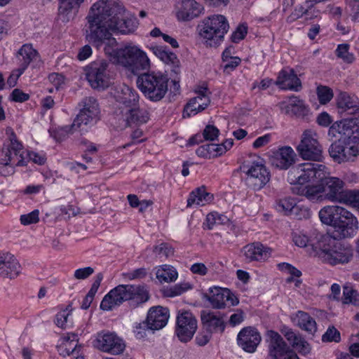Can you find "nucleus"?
<instances>
[{
    "label": "nucleus",
    "mask_w": 359,
    "mask_h": 359,
    "mask_svg": "<svg viewBox=\"0 0 359 359\" xmlns=\"http://www.w3.org/2000/svg\"><path fill=\"white\" fill-rule=\"evenodd\" d=\"M121 114L127 126L145 123L149 119L148 111L140 109L138 105L131 109H128Z\"/></svg>",
    "instance_id": "2f4dec72"
},
{
    "label": "nucleus",
    "mask_w": 359,
    "mask_h": 359,
    "mask_svg": "<svg viewBox=\"0 0 359 359\" xmlns=\"http://www.w3.org/2000/svg\"><path fill=\"white\" fill-rule=\"evenodd\" d=\"M292 241L297 246L300 248L306 247L310 241L308 236L301 231L292 233Z\"/></svg>",
    "instance_id": "6e6d98bb"
},
{
    "label": "nucleus",
    "mask_w": 359,
    "mask_h": 359,
    "mask_svg": "<svg viewBox=\"0 0 359 359\" xmlns=\"http://www.w3.org/2000/svg\"><path fill=\"white\" fill-rule=\"evenodd\" d=\"M212 198V196L205 191L204 187L196 189L193 191L187 200V207L193 205H204Z\"/></svg>",
    "instance_id": "4c0bfd02"
},
{
    "label": "nucleus",
    "mask_w": 359,
    "mask_h": 359,
    "mask_svg": "<svg viewBox=\"0 0 359 359\" xmlns=\"http://www.w3.org/2000/svg\"><path fill=\"white\" fill-rule=\"evenodd\" d=\"M191 288L189 283H181L176 284L165 291V295L170 297L178 296Z\"/></svg>",
    "instance_id": "09e8293b"
},
{
    "label": "nucleus",
    "mask_w": 359,
    "mask_h": 359,
    "mask_svg": "<svg viewBox=\"0 0 359 359\" xmlns=\"http://www.w3.org/2000/svg\"><path fill=\"white\" fill-rule=\"evenodd\" d=\"M211 335L212 333L207 330L205 331L199 332L195 339L196 344L201 346H205L209 342L211 338Z\"/></svg>",
    "instance_id": "774afa93"
},
{
    "label": "nucleus",
    "mask_w": 359,
    "mask_h": 359,
    "mask_svg": "<svg viewBox=\"0 0 359 359\" xmlns=\"http://www.w3.org/2000/svg\"><path fill=\"white\" fill-rule=\"evenodd\" d=\"M349 217L350 219H346L344 223L338 222L334 229L339 238H351L357 233L358 229V219L353 215Z\"/></svg>",
    "instance_id": "f704fd0d"
},
{
    "label": "nucleus",
    "mask_w": 359,
    "mask_h": 359,
    "mask_svg": "<svg viewBox=\"0 0 359 359\" xmlns=\"http://www.w3.org/2000/svg\"><path fill=\"white\" fill-rule=\"evenodd\" d=\"M229 28L228 21L224 15H214L203 20L199 34L205 39L208 46H217L222 41Z\"/></svg>",
    "instance_id": "423d86ee"
},
{
    "label": "nucleus",
    "mask_w": 359,
    "mask_h": 359,
    "mask_svg": "<svg viewBox=\"0 0 359 359\" xmlns=\"http://www.w3.org/2000/svg\"><path fill=\"white\" fill-rule=\"evenodd\" d=\"M10 143L2 148V154L4 157L0 158V175L6 177L14 173V168L25 165V156L22 151V144L17 140L15 134L12 132L9 137Z\"/></svg>",
    "instance_id": "0eeeda50"
},
{
    "label": "nucleus",
    "mask_w": 359,
    "mask_h": 359,
    "mask_svg": "<svg viewBox=\"0 0 359 359\" xmlns=\"http://www.w3.org/2000/svg\"><path fill=\"white\" fill-rule=\"evenodd\" d=\"M109 63L104 60H97L88 65L86 69V76L90 86L95 89H104L110 83L108 71Z\"/></svg>",
    "instance_id": "9b49d317"
},
{
    "label": "nucleus",
    "mask_w": 359,
    "mask_h": 359,
    "mask_svg": "<svg viewBox=\"0 0 359 359\" xmlns=\"http://www.w3.org/2000/svg\"><path fill=\"white\" fill-rule=\"evenodd\" d=\"M94 273L93 268L90 266L78 269L74 271V277L77 280H84Z\"/></svg>",
    "instance_id": "e2e57ef3"
},
{
    "label": "nucleus",
    "mask_w": 359,
    "mask_h": 359,
    "mask_svg": "<svg viewBox=\"0 0 359 359\" xmlns=\"http://www.w3.org/2000/svg\"><path fill=\"white\" fill-rule=\"evenodd\" d=\"M297 203L294 198L285 197L277 201L276 207L279 212L291 215Z\"/></svg>",
    "instance_id": "c03bdc74"
},
{
    "label": "nucleus",
    "mask_w": 359,
    "mask_h": 359,
    "mask_svg": "<svg viewBox=\"0 0 359 359\" xmlns=\"http://www.w3.org/2000/svg\"><path fill=\"white\" fill-rule=\"evenodd\" d=\"M291 215L297 219H308L311 216V211L309 208L297 204Z\"/></svg>",
    "instance_id": "5fc2aeb1"
},
{
    "label": "nucleus",
    "mask_w": 359,
    "mask_h": 359,
    "mask_svg": "<svg viewBox=\"0 0 359 359\" xmlns=\"http://www.w3.org/2000/svg\"><path fill=\"white\" fill-rule=\"evenodd\" d=\"M21 266L15 256L10 252L0 251V276L14 279L20 273Z\"/></svg>",
    "instance_id": "4be33fe9"
},
{
    "label": "nucleus",
    "mask_w": 359,
    "mask_h": 359,
    "mask_svg": "<svg viewBox=\"0 0 359 359\" xmlns=\"http://www.w3.org/2000/svg\"><path fill=\"white\" fill-rule=\"evenodd\" d=\"M37 52L31 44H25L18 52V57L20 63V69L25 70L29 63L36 57Z\"/></svg>",
    "instance_id": "58836bf2"
},
{
    "label": "nucleus",
    "mask_w": 359,
    "mask_h": 359,
    "mask_svg": "<svg viewBox=\"0 0 359 359\" xmlns=\"http://www.w3.org/2000/svg\"><path fill=\"white\" fill-rule=\"evenodd\" d=\"M86 39L97 47L116 46L112 32L128 34L137 27V20L124 7L112 0H99L91 6L86 17Z\"/></svg>",
    "instance_id": "f257e3e1"
},
{
    "label": "nucleus",
    "mask_w": 359,
    "mask_h": 359,
    "mask_svg": "<svg viewBox=\"0 0 359 359\" xmlns=\"http://www.w3.org/2000/svg\"><path fill=\"white\" fill-rule=\"evenodd\" d=\"M204 297L210 303L214 309H222L226 303L229 302L231 305H237L238 299L227 288L219 287H210L209 292L204 294Z\"/></svg>",
    "instance_id": "a211bd4d"
},
{
    "label": "nucleus",
    "mask_w": 359,
    "mask_h": 359,
    "mask_svg": "<svg viewBox=\"0 0 359 359\" xmlns=\"http://www.w3.org/2000/svg\"><path fill=\"white\" fill-rule=\"evenodd\" d=\"M276 85L283 90H290L298 92L302 88V82L293 69H282L275 82Z\"/></svg>",
    "instance_id": "b1692460"
},
{
    "label": "nucleus",
    "mask_w": 359,
    "mask_h": 359,
    "mask_svg": "<svg viewBox=\"0 0 359 359\" xmlns=\"http://www.w3.org/2000/svg\"><path fill=\"white\" fill-rule=\"evenodd\" d=\"M320 185L323 189L322 192L325 194V198L331 201H338L349 203L348 199V193L355 192V191L344 190V182L338 177H326L325 171V178L320 180Z\"/></svg>",
    "instance_id": "f8f14e48"
},
{
    "label": "nucleus",
    "mask_w": 359,
    "mask_h": 359,
    "mask_svg": "<svg viewBox=\"0 0 359 359\" xmlns=\"http://www.w3.org/2000/svg\"><path fill=\"white\" fill-rule=\"evenodd\" d=\"M318 255L323 262L334 266L348 263L353 258V250L351 245L327 236L321 241Z\"/></svg>",
    "instance_id": "20e7f679"
},
{
    "label": "nucleus",
    "mask_w": 359,
    "mask_h": 359,
    "mask_svg": "<svg viewBox=\"0 0 359 359\" xmlns=\"http://www.w3.org/2000/svg\"><path fill=\"white\" fill-rule=\"evenodd\" d=\"M325 168L324 165L318 163H302L289 171L287 180L294 186L303 185L315 180L320 181L325 178Z\"/></svg>",
    "instance_id": "6e6552de"
},
{
    "label": "nucleus",
    "mask_w": 359,
    "mask_h": 359,
    "mask_svg": "<svg viewBox=\"0 0 359 359\" xmlns=\"http://www.w3.org/2000/svg\"><path fill=\"white\" fill-rule=\"evenodd\" d=\"M246 174L247 184L255 190L263 188L270 180V173L262 164L253 163Z\"/></svg>",
    "instance_id": "aec40b11"
},
{
    "label": "nucleus",
    "mask_w": 359,
    "mask_h": 359,
    "mask_svg": "<svg viewBox=\"0 0 359 359\" xmlns=\"http://www.w3.org/2000/svg\"><path fill=\"white\" fill-rule=\"evenodd\" d=\"M329 153L335 162L341 163L353 161L359 151L358 147L351 141L337 140L330 147Z\"/></svg>",
    "instance_id": "ddd939ff"
},
{
    "label": "nucleus",
    "mask_w": 359,
    "mask_h": 359,
    "mask_svg": "<svg viewBox=\"0 0 359 359\" xmlns=\"http://www.w3.org/2000/svg\"><path fill=\"white\" fill-rule=\"evenodd\" d=\"M22 151L23 152L25 156V165H26L27 159L32 161L38 165H43L46 163V158L43 154H40L34 151L25 152L22 147Z\"/></svg>",
    "instance_id": "603ef678"
},
{
    "label": "nucleus",
    "mask_w": 359,
    "mask_h": 359,
    "mask_svg": "<svg viewBox=\"0 0 359 359\" xmlns=\"http://www.w3.org/2000/svg\"><path fill=\"white\" fill-rule=\"evenodd\" d=\"M151 50L153 53L164 63L171 65L175 73H178L180 60L175 53L169 52L163 46L152 47Z\"/></svg>",
    "instance_id": "c9c22d12"
},
{
    "label": "nucleus",
    "mask_w": 359,
    "mask_h": 359,
    "mask_svg": "<svg viewBox=\"0 0 359 359\" xmlns=\"http://www.w3.org/2000/svg\"><path fill=\"white\" fill-rule=\"evenodd\" d=\"M168 318L167 308L161 306L151 307L148 311L146 320L140 324V328L158 330L166 325Z\"/></svg>",
    "instance_id": "6ab92c4d"
},
{
    "label": "nucleus",
    "mask_w": 359,
    "mask_h": 359,
    "mask_svg": "<svg viewBox=\"0 0 359 359\" xmlns=\"http://www.w3.org/2000/svg\"><path fill=\"white\" fill-rule=\"evenodd\" d=\"M71 305H68L65 310H62L57 313L55 316V323L56 325L62 329H66L67 325V319L71 313L72 309Z\"/></svg>",
    "instance_id": "8fccbe9b"
},
{
    "label": "nucleus",
    "mask_w": 359,
    "mask_h": 359,
    "mask_svg": "<svg viewBox=\"0 0 359 359\" xmlns=\"http://www.w3.org/2000/svg\"><path fill=\"white\" fill-rule=\"evenodd\" d=\"M120 103L123 104L121 110V114L128 109H131L138 105L139 95L135 90L127 88L123 92V96L121 97Z\"/></svg>",
    "instance_id": "ea45409f"
},
{
    "label": "nucleus",
    "mask_w": 359,
    "mask_h": 359,
    "mask_svg": "<svg viewBox=\"0 0 359 359\" xmlns=\"http://www.w3.org/2000/svg\"><path fill=\"white\" fill-rule=\"evenodd\" d=\"M201 318L203 326L211 333H222L226 325L224 316L219 312H201Z\"/></svg>",
    "instance_id": "393cba45"
},
{
    "label": "nucleus",
    "mask_w": 359,
    "mask_h": 359,
    "mask_svg": "<svg viewBox=\"0 0 359 359\" xmlns=\"http://www.w3.org/2000/svg\"><path fill=\"white\" fill-rule=\"evenodd\" d=\"M94 346L100 351L112 355L122 353L126 348L123 339L113 332L98 333Z\"/></svg>",
    "instance_id": "4468645a"
},
{
    "label": "nucleus",
    "mask_w": 359,
    "mask_h": 359,
    "mask_svg": "<svg viewBox=\"0 0 359 359\" xmlns=\"http://www.w3.org/2000/svg\"><path fill=\"white\" fill-rule=\"evenodd\" d=\"M137 86L143 95L152 102L161 100L168 92V79L160 72L139 74Z\"/></svg>",
    "instance_id": "39448f33"
},
{
    "label": "nucleus",
    "mask_w": 359,
    "mask_h": 359,
    "mask_svg": "<svg viewBox=\"0 0 359 359\" xmlns=\"http://www.w3.org/2000/svg\"><path fill=\"white\" fill-rule=\"evenodd\" d=\"M341 302L344 304L359 305V294L355 290H353L349 285H345L343 287V297Z\"/></svg>",
    "instance_id": "37998d69"
},
{
    "label": "nucleus",
    "mask_w": 359,
    "mask_h": 359,
    "mask_svg": "<svg viewBox=\"0 0 359 359\" xmlns=\"http://www.w3.org/2000/svg\"><path fill=\"white\" fill-rule=\"evenodd\" d=\"M349 45L346 43H341L338 45L336 49V55L339 58H341L344 62L351 64L355 60V57L353 53H349Z\"/></svg>",
    "instance_id": "a18cd8bd"
},
{
    "label": "nucleus",
    "mask_w": 359,
    "mask_h": 359,
    "mask_svg": "<svg viewBox=\"0 0 359 359\" xmlns=\"http://www.w3.org/2000/svg\"><path fill=\"white\" fill-rule=\"evenodd\" d=\"M196 96L189 100L184 106L183 111V117H190L203 111L210 104V95L211 93L208 90L207 86H198L195 90Z\"/></svg>",
    "instance_id": "dca6fc26"
},
{
    "label": "nucleus",
    "mask_w": 359,
    "mask_h": 359,
    "mask_svg": "<svg viewBox=\"0 0 359 359\" xmlns=\"http://www.w3.org/2000/svg\"><path fill=\"white\" fill-rule=\"evenodd\" d=\"M337 106L341 113L346 112L348 114L359 113V99L346 92H340L337 95Z\"/></svg>",
    "instance_id": "bb28decb"
},
{
    "label": "nucleus",
    "mask_w": 359,
    "mask_h": 359,
    "mask_svg": "<svg viewBox=\"0 0 359 359\" xmlns=\"http://www.w3.org/2000/svg\"><path fill=\"white\" fill-rule=\"evenodd\" d=\"M280 107L285 114L304 116L306 114V108L302 100L297 96H291L288 102H281Z\"/></svg>",
    "instance_id": "7c9ffc66"
},
{
    "label": "nucleus",
    "mask_w": 359,
    "mask_h": 359,
    "mask_svg": "<svg viewBox=\"0 0 359 359\" xmlns=\"http://www.w3.org/2000/svg\"><path fill=\"white\" fill-rule=\"evenodd\" d=\"M316 93L321 104L328 103L334 95L332 90L325 86H319L316 89Z\"/></svg>",
    "instance_id": "de8ad7c7"
},
{
    "label": "nucleus",
    "mask_w": 359,
    "mask_h": 359,
    "mask_svg": "<svg viewBox=\"0 0 359 359\" xmlns=\"http://www.w3.org/2000/svg\"><path fill=\"white\" fill-rule=\"evenodd\" d=\"M307 4V8H305L303 5L296 6L292 12L287 16L286 22L287 23H292L303 17L304 15L308 14L309 9L313 6H311V4Z\"/></svg>",
    "instance_id": "49530a36"
},
{
    "label": "nucleus",
    "mask_w": 359,
    "mask_h": 359,
    "mask_svg": "<svg viewBox=\"0 0 359 359\" xmlns=\"http://www.w3.org/2000/svg\"><path fill=\"white\" fill-rule=\"evenodd\" d=\"M323 189L320 183L311 185H296L292 188V191L297 195L305 196L309 200L314 201L322 199Z\"/></svg>",
    "instance_id": "473e14b6"
},
{
    "label": "nucleus",
    "mask_w": 359,
    "mask_h": 359,
    "mask_svg": "<svg viewBox=\"0 0 359 359\" xmlns=\"http://www.w3.org/2000/svg\"><path fill=\"white\" fill-rule=\"evenodd\" d=\"M39 212L38 210H34L27 215H22L20 217V222L23 225H29L35 224L39 222Z\"/></svg>",
    "instance_id": "bf43d9fd"
},
{
    "label": "nucleus",
    "mask_w": 359,
    "mask_h": 359,
    "mask_svg": "<svg viewBox=\"0 0 359 359\" xmlns=\"http://www.w3.org/2000/svg\"><path fill=\"white\" fill-rule=\"evenodd\" d=\"M202 8L195 0H184L182 8L177 13L178 20L189 21L199 16Z\"/></svg>",
    "instance_id": "c85d7f7f"
},
{
    "label": "nucleus",
    "mask_w": 359,
    "mask_h": 359,
    "mask_svg": "<svg viewBox=\"0 0 359 359\" xmlns=\"http://www.w3.org/2000/svg\"><path fill=\"white\" fill-rule=\"evenodd\" d=\"M219 134V130L215 126L208 125L203 132V137L205 140L214 141Z\"/></svg>",
    "instance_id": "4d7b16f0"
},
{
    "label": "nucleus",
    "mask_w": 359,
    "mask_h": 359,
    "mask_svg": "<svg viewBox=\"0 0 359 359\" xmlns=\"http://www.w3.org/2000/svg\"><path fill=\"white\" fill-rule=\"evenodd\" d=\"M267 337L269 342L270 356L274 359H299L297 355L287 346L278 332L269 330L267 332Z\"/></svg>",
    "instance_id": "2eb2a0df"
},
{
    "label": "nucleus",
    "mask_w": 359,
    "mask_h": 359,
    "mask_svg": "<svg viewBox=\"0 0 359 359\" xmlns=\"http://www.w3.org/2000/svg\"><path fill=\"white\" fill-rule=\"evenodd\" d=\"M196 329L197 320L192 313L184 311L178 314L175 332L181 341H190Z\"/></svg>",
    "instance_id": "f3484780"
},
{
    "label": "nucleus",
    "mask_w": 359,
    "mask_h": 359,
    "mask_svg": "<svg viewBox=\"0 0 359 359\" xmlns=\"http://www.w3.org/2000/svg\"><path fill=\"white\" fill-rule=\"evenodd\" d=\"M248 33V27L243 24L238 26L236 29L232 33L231 39L233 43H238L243 40Z\"/></svg>",
    "instance_id": "13d9d810"
},
{
    "label": "nucleus",
    "mask_w": 359,
    "mask_h": 359,
    "mask_svg": "<svg viewBox=\"0 0 359 359\" xmlns=\"http://www.w3.org/2000/svg\"><path fill=\"white\" fill-rule=\"evenodd\" d=\"M296 154L290 147H283L270 158L271 164L280 170L288 169L295 161Z\"/></svg>",
    "instance_id": "5701e85b"
},
{
    "label": "nucleus",
    "mask_w": 359,
    "mask_h": 359,
    "mask_svg": "<svg viewBox=\"0 0 359 359\" xmlns=\"http://www.w3.org/2000/svg\"><path fill=\"white\" fill-rule=\"evenodd\" d=\"M11 99L12 101L16 102H23L29 99V95L22 92L21 90L18 88L14 89L11 95Z\"/></svg>",
    "instance_id": "0e129e2a"
},
{
    "label": "nucleus",
    "mask_w": 359,
    "mask_h": 359,
    "mask_svg": "<svg viewBox=\"0 0 359 359\" xmlns=\"http://www.w3.org/2000/svg\"><path fill=\"white\" fill-rule=\"evenodd\" d=\"M338 130H340V139L351 141L355 133H359V120L358 118H346L339 122Z\"/></svg>",
    "instance_id": "72a5a7b5"
},
{
    "label": "nucleus",
    "mask_w": 359,
    "mask_h": 359,
    "mask_svg": "<svg viewBox=\"0 0 359 359\" xmlns=\"http://www.w3.org/2000/svg\"><path fill=\"white\" fill-rule=\"evenodd\" d=\"M271 252L269 248L260 243L248 244L243 248V255L248 262L265 261L270 257Z\"/></svg>",
    "instance_id": "a878e982"
},
{
    "label": "nucleus",
    "mask_w": 359,
    "mask_h": 359,
    "mask_svg": "<svg viewBox=\"0 0 359 359\" xmlns=\"http://www.w3.org/2000/svg\"><path fill=\"white\" fill-rule=\"evenodd\" d=\"M196 153L200 157L206 158H215V144L212 143L202 145L196 149Z\"/></svg>",
    "instance_id": "3c124183"
},
{
    "label": "nucleus",
    "mask_w": 359,
    "mask_h": 359,
    "mask_svg": "<svg viewBox=\"0 0 359 359\" xmlns=\"http://www.w3.org/2000/svg\"><path fill=\"white\" fill-rule=\"evenodd\" d=\"M297 349L300 353L303 355L308 354L311 351V347L307 341H306L302 337L297 341V344L292 346Z\"/></svg>",
    "instance_id": "338daca9"
},
{
    "label": "nucleus",
    "mask_w": 359,
    "mask_h": 359,
    "mask_svg": "<svg viewBox=\"0 0 359 359\" xmlns=\"http://www.w3.org/2000/svg\"><path fill=\"white\" fill-rule=\"evenodd\" d=\"M156 278L161 283H169L175 281L177 278L176 269L170 265H163L156 271Z\"/></svg>",
    "instance_id": "a19ab883"
},
{
    "label": "nucleus",
    "mask_w": 359,
    "mask_h": 359,
    "mask_svg": "<svg viewBox=\"0 0 359 359\" xmlns=\"http://www.w3.org/2000/svg\"><path fill=\"white\" fill-rule=\"evenodd\" d=\"M323 341L339 342L341 340L339 332L334 327H329L325 333L322 337Z\"/></svg>",
    "instance_id": "864d4df0"
},
{
    "label": "nucleus",
    "mask_w": 359,
    "mask_h": 359,
    "mask_svg": "<svg viewBox=\"0 0 359 359\" xmlns=\"http://www.w3.org/2000/svg\"><path fill=\"white\" fill-rule=\"evenodd\" d=\"M278 267L282 271L288 273L292 276L299 278L302 276V272L290 264L281 263L278 264Z\"/></svg>",
    "instance_id": "69168bd1"
},
{
    "label": "nucleus",
    "mask_w": 359,
    "mask_h": 359,
    "mask_svg": "<svg viewBox=\"0 0 359 359\" xmlns=\"http://www.w3.org/2000/svg\"><path fill=\"white\" fill-rule=\"evenodd\" d=\"M222 62L224 63V72L229 74L241 64V59L238 57H234L233 58H230V60H224Z\"/></svg>",
    "instance_id": "052dcab7"
},
{
    "label": "nucleus",
    "mask_w": 359,
    "mask_h": 359,
    "mask_svg": "<svg viewBox=\"0 0 359 359\" xmlns=\"http://www.w3.org/2000/svg\"><path fill=\"white\" fill-rule=\"evenodd\" d=\"M154 252L160 256L166 257L173 254L172 248L167 243H162L159 245H156L154 248Z\"/></svg>",
    "instance_id": "680f3d73"
},
{
    "label": "nucleus",
    "mask_w": 359,
    "mask_h": 359,
    "mask_svg": "<svg viewBox=\"0 0 359 359\" xmlns=\"http://www.w3.org/2000/svg\"><path fill=\"white\" fill-rule=\"evenodd\" d=\"M79 128L76 126L72 127V124L70 126H65L59 128H53L49 129V133L56 141H62L65 140L69 134L73 133L74 131Z\"/></svg>",
    "instance_id": "79ce46f5"
},
{
    "label": "nucleus",
    "mask_w": 359,
    "mask_h": 359,
    "mask_svg": "<svg viewBox=\"0 0 359 359\" xmlns=\"http://www.w3.org/2000/svg\"><path fill=\"white\" fill-rule=\"evenodd\" d=\"M344 215V208L338 205H328L319 211L320 221L327 225L336 228L338 219Z\"/></svg>",
    "instance_id": "cd10ccee"
},
{
    "label": "nucleus",
    "mask_w": 359,
    "mask_h": 359,
    "mask_svg": "<svg viewBox=\"0 0 359 359\" xmlns=\"http://www.w3.org/2000/svg\"><path fill=\"white\" fill-rule=\"evenodd\" d=\"M297 149L304 159L319 161L322 158V147L318 142L317 133L313 130H306L303 133Z\"/></svg>",
    "instance_id": "9d476101"
},
{
    "label": "nucleus",
    "mask_w": 359,
    "mask_h": 359,
    "mask_svg": "<svg viewBox=\"0 0 359 359\" xmlns=\"http://www.w3.org/2000/svg\"><path fill=\"white\" fill-rule=\"evenodd\" d=\"M114 47L107 46L104 48L114 63L125 67L135 75L149 68L150 62L147 55L137 46L126 45L118 48Z\"/></svg>",
    "instance_id": "7ed1b4c3"
},
{
    "label": "nucleus",
    "mask_w": 359,
    "mask_h": 359,
    "mask_svg": "<svg viewBox=\"0 0 359 359\" xmlns=\"http://www.w3.org/2000/svg\"><path fill=\"white\" fill-rule=\"evenodd\" d=\"M79 113L72 123V127L79 128L81 125L93 126L100 119V108L97 100L93 97H86L79 103Z\"/></svg>",
    "instance_id": "1a4fd4ad"
},
{
    "label": "nucleus",
    "mask_w": 359,
    "mask_h": 359,
    "mask_svg": "<svg viewBox=\"0 0 359 359\" xmlns=\"http://www.w3.org/2000/svg\"><path fill=\"white\" fill-rule=\"evenodd\" d=\"M149 298V290L144 285H119L104 297L100 309L111 311L124 302H128L130 308L135 309L147 302Z\"/></svg>",
    "instance_id": "f03ea898"
},
{
    "label": "nucleus",
    "mask_w": 359,
    "mask_h": 359,
    "mask_svg": "<svg viewBox=\"0 0 359 359\" xmlns=\"http://www.w3.org/2000/svg\"><path fill=\"white\" fill-rule=\"evenodd\" d=\"M292 322L302 330L309 334H314L317 331V324L313 318L308 313L303 311H298L292 317Z\"/></svg>",
    "instance_id": "c756f323"
},
{
    "label": "nucleus",
    "mask_w": 359,
    "mask_h": 359,
    "mask_svg": "<svg viewBox=\"0 0 359 359\" xmlns=\"http://www.w3.org/2000/svg\"><path fill=\"white\" fill-rule=\"evenodd\" d=\"M262 337L258 330L252 327L243 328L237 336V344L248 353H254L261 341Z\"/></svg>",
    "instance_id": "412c9836"
},
{
    "label": "nucleus",
    "mask_w": 359,
    "mask_h": 359,
    "mask_svg": "<svg viewBox=\"0 0 359 359\" xmlns=\"http://www.w3.org/2000/svg\"><path fill=\"white\" fill-rule=\"evenodd\" d=\"M60 4L58 9L60 19L66 22L73 18L75 10L78 8L83 0H60Z\"/></svg>",
    "instance_id": "e433bc0d"
}]
</instances>
